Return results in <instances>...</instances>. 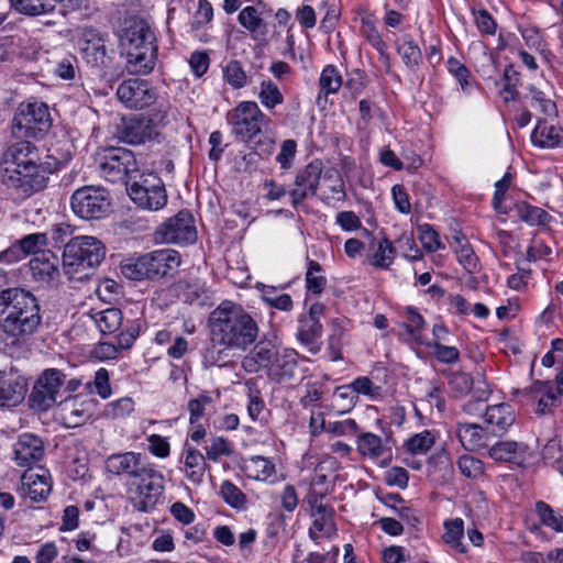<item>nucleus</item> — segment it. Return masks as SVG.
Returning a JSON list of instances; mask_svg holds the SVG:
<instances>
[{
	"label": "nucleus",
	"mask_w": 563,
	"mask_h": 563,
	"mask_svg": "<svg viewBox=\"0 0 563 563\" xmlns=\"http://www.w3.org/2000/svg\"><path fill=\"white\" fill-rule=\"evenodd\" d=\"M213 16V9L207 0H199L198 10L191 21V30L198 31L208 24Z\"/></svg>",
	"instance_id": "13d9d810"
},
{
	"label": "nucleus",
	"mask_w": 563,
	"mask_h": 563,
	"mask_svg": "<svg viewBox=\"0 0 563 563\" xmlns=\"http://www.w3.org/2000/svg\"><path fill=\"white\" fill-rule=\"evenodd\" d=\"M118 99L129 109L141 110L156 101V90L143 79H128L117 89Z\"/></svg>",
	"instance_id": "2eb2a0df"
},
{
	"label": "nucleus",
	"mask_w": 563,
	"mask_h": 563,
	"mask_svg": "<svg viewBox=\"0 0 563 563\" xmlns=\"http://www.w3.org/2000/svg\"><path fill=\"white\" fill-rule=\"evenodd\" d=\"M258 289L262 291V299L271 307L282 311H290L292 309V299L287 294L276 295L274 286L261 285Z\"/></svg>",
	"instance_id": "c9c22d12"
},
{
	"label": "nucleus",
	"mask_w": 563,
	"mask_h": 563,
	"mask_svg": "<svg viewBox=\"0 0 563 563\" xmlns=\"http://www.w3.org/2000/svg\"><path fill=\"white\" fill-rule=\"evenodd\" d=\"M51 126L48 107L43 102L22 103L13 118V132L19 136L37 137Z\"/></svg>",
	"instance_id": "ddd939ff"
},
{
	"label": "nucleus",
	"mask_w": 563,
	"mask_h": 563,
	"mask_svg": "<svg viewBox=\"0 0 563 563\" xmlns=\"http://www.w3.org/2000/svg\"><path fill=\"white\" fill-rule=\"evenodd\" d=\"M322 332V325L319 320L301 317L297 332L298 339L306 345L313 343Z\"/></svg>",
	"instance_id": "58836bf2"
},
{
	"label": "nucleus",
	"mask_w": 563,
	"mask_h": 563,
	"mask_svg": "<svg viewBox=\"0 0 563 563\" xmlns=\"http://www.w3.org/2000/svg\"><path fill=\"white\" fill-rule=\"evenodd\" d=\"M180 265L178 252L170 249L157 250L140 256L136 261L121 266L122 274L132 280L159 279Z\"/></svg>",
	"instance_id": "0eeeda50"
},
{
	"label": "nucleus",
	"mask_w": 563,
	"mask_h": 563,
	"mask_svg": "<svg viewBox=\"0 0 563 563\" xmlns=\"http://www.w3.org/2000/svg\"><path fill=\"white\" fill-rule=\"evenodd\" d=\"M120 46L125 56V68L132 75L150 74L157 59L154 32L144 20H130L120 35Z\"/></svg>",
	"instance_id": "20e7f679"
},
{
	"label": "nucleus",
	"mask_w": 563,
	"mask_h": 563,
	"mask_svg": "<svg viewBox=\"0 0 563 563\" xmlns=\"http://www.w3.org/2000/svg\"><path fill=\"white\" fill-rule=\"evenodd\" d=\"M81 53L92 66H106L108 63L104 40L95 29H86L82 33Z\"/></svg>",
	"instance_id": "b1692460"
},
{
	"label": "nucleus",
	"mask_w": 563,
	"mask_h": 563,
	"mask_svg": "<svg viewBox=\"0 0 563 563\" xmlns=\"http://www.w3.org/2000/svg\"><path fill=\"white\" fill-rule=\"evenodd\" d=\"M4 163L8 166L2 173V183L21 196L29 197L46 186L51 169L40 164L38 150L31 142L20 141L9 146Z\"/></svg>",
	"instance_id": "f03ea898"
},
{
	"label": "nucleus",
	"mask_w": 563,
	"mask_h": 563,
	"mask_svg": "<svg viewBox=\"0 0 563 563\" xmlns=\"http://www.w3.org/2000/svg\"><path fill=\"white\" fill-rule=\"evenodd\" d=\"M394 253L395 249L387 239L379 241L377 250L374 254L373 264L376 267L387 268L393 261L391 254Z\"/></svg>",
	"instance_id": "5fc2aeb1"
},
{
	"label": "nucleus",
	"mask_w": 563,
	"mask_h": 563,
	"mask_svg": "<svg viewBox=\"0 0 563 563\" xmlns=\"http://www.w3.org/2000/svg\"><path fill=\"white\" fill-rule=\"evenodd\" d=\"M229 123L232 126V133L241 141L254 143L255 147H264L263 152L269 154L274 141L266 137L264 141L255 139L262 133V125L268 122L266 115L261 111L254 101L240 102L229 114Z\"/></svg>",
	"instance_id": "423d86ee"
},
{
	"label": "nucleus",
	"mask_w": 563,
	"mask_h": 563,
	"mask_svg": "<svg viewBox=\"0 0 563 563\" xmlns=\"http://www.w3.org/2000/svg\"><path fill=\"white\" fill-rule=\"evenodd\" d=\"M430 347H433V354L435 358L445 364H452L459 361L460 352L455 346L443 345L438 341L429 344Z\"/></svg>",
	"instance_id": "864d4df0"
},
{
	"label": "nucleus",
	"mask_w": 563,
	"mask_h": 563,
	"mask_svg": "<svg viewBox=\"0 0 563 563\" xmlns=\"http://www.w3.org/2000/svg\"><path fill=\"white\" fill-rule=\"evenodd\" d=\"M449 377V386L455 398L467 395L474 385L472 376L464 372H444Z\"/></svg>",
	"instance_id": "f704fd0d"
},
{
	"label": "nucleus",
	"mask_w": 563,
	"mask_h": 563,
	"mask_svg": "<svg viewBox=\"0 0 563 563\" xmlns=\"http://www.w3.org/2000/svg\"><path fill=\"white\" fill-rule=\"evenodd\" d=\"M455 434L461 445L470 452L488 448L492 437L489 433V427L462 422L456 424Z\"/></svg>",
	"instance_id": "4be33fe9"
},
{
	"label": "nucleus",
	"mask_w": 563,
	"mask_h": 563,
	"mask_svg": "<svg viewBox=\"0 0 563 563\" xmlns=\"http://www.w3.org/2000/svg\"><path fill=\"white\" fill-rule=\"evenodd\" d=\"M528 446L516 441H499L488 446V456L497 462H514L521 464L525 461Z\"/></svg>",
	"instance_id": "bb28decb"
},
{
	"label": "nucleus",
	"mask_w": 563,
	"mask_h": 563,
	"mask_svg": "<svg viewBox=\"0 0 563 563\" xmlns=\"http://www.w3.org/2000/svg\"><path fill=\"white\" fill-rule=\"evenodd\" d=\"M322 271L321 265L316 261H310L308 271L306 274V283L307 289L312 294L319 295L323 291L327 279L323 276H317L316 273H320Z\"/></svg>",
	"instance_id": "de8ad7c7"
},
{
	"label": "nucleus",
	"mask_w": 563,
	"mask_h": 563,
	"mask_svg": "<svg viewBox=\"0 0 563 563\" xmlns=\"http://www.w3.org/2000/svg\"><path fill=\"white\" fill-rule=\"evenodd\" d=\"M221 496L224 501L234 508H244L246 497L242 493L240 488H238L234 484L227 481L221 485L220 489Z\"/></svg>",
	"instance_id": "09e8293b"
},
{
	"label": "nucleus",
	"mask_w": 563,
	"mask_h": 563,
	"mask_svg": "<svg viewBox=\"0 0 563 563\" xmlns=\"http://www.w3.org/2000/svg\"><path fill=\"white\" fill-rule=\"evenodd\" d=\"M322 169V162L314 159L297 173L295 188L289 191L294 208H297L303 200L317 194Z\"/></svg>",
	"instance_id": "dca6fc26"
},
{
	"label": "nucleus",
	"mask_w": 563,
	"mask_h": 563,
	"mask_svg": "<svg viewBox=\"0 0 563 563\" xmlns=\"http://www.w3.org/2000/svg\"><path fill=\"white\" fill-rule=\"evenodd\" d=\"M484 421L492 437H500L515 422V413L510 405L503 402L487 407Z\"/></svg>",
	"instance_id": "393cba45"
},
{
	"label": "nucleus",
	"mask_w": 563,
	"mask_h": 563,
	"mask_svg": "<svg viewBox=\"0 0 563 563\" xmlns=\"http://www.w3.org/2000/svg\"><path fill=\"white\" fill-rule=\"evenodd\" d=\"M457 465L461 473L468 478H478L484 474V463L472 455L461 456Z\"/></svg>",
	"instance_id": "8fccbe9b"
},
{
	"label": "nucleus",
	"mask_w": 563,
	"mask_h": 563,
	"mask_svg": "<svg viewBox=\"0 0 563 563\" xmlns=\"http://www.w3.org/2000/svg\"><path fill=\"white\" fill-rule=\"evenodd\" d=\"M409 474L406 468L394 466L386 472L385 482L390 486H397L401 489L408 486Z\"/></svg>",
	"instance_id": "0e129e2a"
},
{
	"label": "nucleus",
	"mask_w": 563,
	"mask_h": 563,
	"mask_svg": "<svg viewBox=\"0 0 563 563\" xmlns=\"http://www.w3.org/2000/svg\"><path fill=\"white\" fill-rule=\"evenodd\" d=\"M45 448L43 440L33 433L20 434L13 445V460L16 465L29 467L43 459Z\"/></svg>",
	"instance_id": "6ab92c4d"
},
{
	"label": "nucleus",
	"mask_w": 563,
	"mask_h": 563,
	"mask_svg": "<svg viewBox=\"0 0 563 563\" xmlns=\"http://www.w3.org/2000/svg\"><path fill=\"white\" fill-rule=\"evenodd\" d=\"M208 322L212 345L207 350L206 358L211 364L222 362L227 350L245 351L258 335L254 318L232 301L221 302L210 313Z\"/></svg>",
	"instance_id": "f257e3e1"
},
{
	"label": "nucleus",
	"mask_w": 563,
	"mask_h": 563,
	"mask_svg": "<svg viewBox=\"0 0 563 563\" xmlns=\"http://www.w3.org/2000/svg\"><path fill=\"white\" fill-rule=\"evenodd\" d=\"M475 23L482 34L494 35L497 24L492 14L486 10L473 11Z\"/></svg>",
	"instance_id": "052dcab7"
},
{
	"label": "nucleus",
	"mask_w": 563,
	"mask_h": 563,
	"mask_svg": "<svg viewBox=\"0 0 563 563\" xmlns=\"http://www.w3.org/2000/svg\"><path fill=\"white\" fill-rule=\"evenodd\" d=\"M104 256L106 246L99 239L90 235L73 238L64 246V273L70 280H86Z\"/></svg>",
	"instance_id": "39448f33"
},
{
	"label": "nucleus",
	"mask_w": 563,
	"mask_h": 563,
	"mask_svg": "<svg viewBox=\"0 0 563 563\" xmlns=\"http://www.w3.org/2000/svg\"><path fill=\"white\" fill-rule=\"evenodd\" d=\"M126 191L142 209L158 210L167 202L164 183L154 173H139L131 180H126Z\"/></svg>",
	"instance_id": "1a4fd4ad"
},
{
	"label": "nucleus",
	"mask_w": 563,
	"mask_h": 563,
	"mask_svg": "<svg viewBox=\"0 0 563 563\" xmlns=\"http://www.w3.org/2000/svg\"><path fill=\"white\" fill-rule=\"evenodd\" d=\"M398 53L408 67L418 66L421 60V51L412 41L399 45Z\"/></svg>",
	"instance_id": "4d7b16f0"
},
{
	"label": "nucleus",
	"mask_w": 563,
	"mask_h": 563,
	"mask_svg": "<svg viewBox=\"0 0 563 563\" xmlns=\"http://www.w3.org/2000/svg\"><path fill=\"white\" fill-rule=\"evenodd\" d=\"M11 5L25 15H40L52 12L55 8L48 0H10Z\"/></svg>",
	"instance_id": "473e14b6"
},
{
	"label": "nucleus",
	"mask_w": 563,
	"mask_h": 563,
	"mask_svg": "<svg viewBox=\"0 0 563 563\" xmlns=\"http://www.w3.org/2000/svg\"><path fill=\"white\" fill-rule=\"evenodd\" d=\"M227 82L235 89L243 88L247 84V75L239 60H230L224 68Z\"/></svg>",
	"instance_id": "a18cd8bd"
},
{
	"label": "nucleus",
	"mask_w": 563,
	"mask_h": 563,
	"mask_svg": "<svg viewBox=\"0 0 563 563\" xmlns=\"http://www.w3.org/2000/svg\"><path fill=\"white\" fill-rule=\"evenodd\" d=\"M64 411V419L67 421L69 427L80 426L89 418V413L86 409L74 408L71 401L67 399Z\"/></svg>",
	"instance_id": "e2e57ef3"
},
{
	"label": "nucleus",
	"mask_w": 563,
	"mask_h": 563,
	"mask_svg": "<svg viewBox=\"0 0 563 563\" xmlns=\"http://www.w3.org/2000/svg\"><path fill=\"white\" fill-rule=\"evenodd\" d=\"M100 175L109 181L131 180L139 173V163L132 151L124 147L106 148L98 157Z\"/></svg>",
	"instance_id": "9d476101"
},
{
	"label": "nucleus",
	"mask_w": 563,
	"mask_h": 563,
	"mask_svg": "<svg viewBox=\"0 0 563 563\" xmlns=\"http://www.w3.org/2000/svg\"><path fill=\"white\" fill-rule=\"evenodd\" d=\"M206 452L209 460L218 461V459L222 455H230L232 450L224 438L218 437L211 440L210 445L206 448Z\"/></svg>",
	"instance_id": "680f3d73"
},
{
	"label": "nucleus",
	"mask_w": 563,
	"mask_h": 563,
	"mask_svg": "<svg viewBox=\"0 0 563 563\" xmlns=\"http://www.w3.org/2000/svg\"><path fill=\"white\" fill-rule=\"evenodd\" d=\"M362 33L382 55L385 54L386 44L372 22L363 20Z\"/></svg>",
	"instance_id": "338daca9"
},
{
	"label": "nucleus",
	"mask_w": 563,
	"mask_h": 563,
	"mask_svg": "<svg viewBox=\"0 0 563 563\" xmlns=\"http://www.w3.org/2000/svg\"><path fill=\"white\" fill-rule=\"evenodd\" d=\"M22 486L33 501H41L52 489L48 471L44 467L29 468L21 477Z\"/></svg>",
	"instance_id": "412c9836"
},
{
	"label": "nucleus",
	"mask_w": 563,
	"mask_h": 563,
	"mask_svg": "<svg viewBox=\"0 0 563 563\" xmlns=\"http://www.w3.org/2000/svg\"><path fill=\"white\" fill-rule=\"evenodd\" d=\"M456 242L460 244L455 250L459 263L467 273H475L478 268V258L473 249L467 243L462 244L459 238H456Z\"/></svg>",
	"instance_id": "49530a36"
},
{
	"label": "nucleus",
	"mask_w": 563,
	"mask_h": 563,
	"mask_svg": "<svg viewBox=\"0 0 563 563\" xmlns=\"http://www.w3.org/2000/svg\"><path fill=\"white\" fill-rule=\"evenodd\" d=\"M516 211L518 218L529 225H544L551 218L543 209L526 202L517 203Z\"/></svg>",
	"instance_id": "2f4dec72"
},
{
	"label": "nucleus",
	"mask_w": 563,
	"mask_h": 563,
	"mask_svg": "<svg viewBox=\"0 0 563 563\" xmlns=\"http://www.w3.org/2000/svg\"><path fill=\"white\" fill-rule=\"evenodd\" d=\"M356 444L360 454L371 459L380 457L387 451L386 443L383 442L382 438L372 432L361 433L357 437Z\"/></svg>",
	"instance_id": "cd10ccee"
},
{
	"label": "nucleus",
	"mask_w": 563,
	"mask_h": 563,
	"mask_svg": "<svg viewBox=\"0 0 563 563\" xmlns=\"http://www.w3.org/2000/svg\"><path fill=\"white\" fill-rule=\"evenodd\" d=\"M504 99L505 101L514 100L517 95L516 86L519 82V73L515 69L512 65H509L504 70Z\"/></svg>",
	"instance_id": "6e6d98bb"
},
{
	"label": "nucleus",
	"mask_w": 563,
	"mask_h": 563,
	"mask_svg": "<svg viewBox=\"0 0 563 563\" xmlns=\"http://www.w3.org/2000/svg\"><path fill=\"white\" fill-rule=\"evenodd\" d=\"M212 402L210 396L203 394L198 398L191 399L188 402V410L190 413L189 421L191 424L196 423L201 417H203L206 407Z\"/></svg>",
	"instance_id": "bf43d9fd"
},
{
	"label": "nucleus",
	"mask_w": 563,
	"mask_h": 563,
	"mask_svg": "<svg viewBox=\"0 0 563 563\" xmlns=\"http://www.w3.org/2000/svg\"><path fill=\"white\" fill-rule=\"evenodd\" d=\"M297 144L294 140H285L282 143L280 152L276 159L280 164L282 168L288 169L291 166L292 159L296 155Z\"/></svg>",
	"instance_id": "69168bd1"
},
{
	"label": "nucleus",
	"mask_w": 563,
	"mask_h": 563,
	"mask_svg": "<svg viewBox=\"0 0 563 563\" xmlns=\"http://www.w3.org/2000/svg\"><path fill=\"white\" fill-rule=\"evenodd\" d=\"M164 483L163 474L150 465L132 481H126V494L133 506L145 512L153 509L162 497Z\"/></svg>",
	"instance_id": "6e6552de"
},
{
	"label": "nucleus",
	"mask_w": 563,
	"mask_h": 563,
	"mask_svg": "<svg viewBox=\"0 0 563 563\" xmlns=\"http://www.w3.org/2000/svg\"><path fill=\"white\" fill-rule=\"evenodd\" d=\"M57 257L51 251H42L30 261L33 277L41 283L51 284L59 277Z\"/></svg>",
	"instance_id": "a878e982"
},
{
	"label": "nucleus",
	"mask_w": 563,
	"mask_h": 563,
	"mask_svg": "<svg viewBox=\"0 0 563 563\" xmlns=\"http://www.w3.org/2000/svg\"><path fill=\"white\" fill-rule=\"evenodd\" d=\"M536 511L542 525L556 532H563V516L544 501L536 504Z\"/></svg>",
	"instance_id": "e433bc0d"
},
{
	"label": "nucleus",
	"mask_w": 563,
	"mask_h": 563,
	"mask_svg": "<svg viewBox=\"0 0 563 563\" xmlns=\"http://www.w3.org/2000/svg\"><path fill=\"white\" fill-rule=\"evenodd\" d=\"M239 22L249 31L255 32L262 22L254 7L244 8L239 14Z\"/></svg>",
	"instance_id": "774afa93"
},
{
	"label": "nucleus",
	"mask_w": 563,
	"mask_h": 563,
	"mask_svg": "<svg viewBox=\"0 0 563 563\" xmlns=\"http://www.w3.org/2000/svg\"><path fill=\"white\" fill-rule=\"evenodd\" d=\"M320 91L325 96L335 93L342 86V77L333 65L323 68L320 79Z\"/></svg>",
	"instance_id": "ea45409f"
},
{
	"label": "nucleus",
	"mask_w": 563,
	"mask_h": 563,
	"mask_svg": "<svg viewBox=\"0 0 563 563\" xmlns=\"http://www.w3.org/2000/svg\"><path fill=\"white\" fill-rule=\"evenodd\" d=\"M104 464L108 473L125 476L128 481H132L151 465L145 462L141 453L135 452L111 454Z\"/></svg>",
	"instance_id": "a211bd4d"
},
{
	"label": "nucleus",
	"mask_w": 563,
	"mask_h": 563,
	"mask_svg": "<svg viewBox=\"0 0 563 563\" xmlns=\"http://www.w3.org/2000/svg\"><path fill=\"white\" fill-rule=\"evenodd\" d=\"M419 239L423 247L429 252H435L442 247L438 232L430 224L418 227Z\"/></svg>",
	"instance_id": "3c124183"
},
{
	"label": "nucleus",
	"mask_w": 563,
	"mask_h": 563,
	"mask_svg": "<svg viewBox=\"0 0 563 563\" xmlns=\"http://www.w3.org/2000/svg\"><path fill=\"white\" fill-rule=\"evenodd\" d=\"M26 391V379L16 369L0 371V406L19 405L24 399Z\"/></svg>",
	"instance_id": "aec40b11"
},
{
	"label": "nucleus",
	"mask_w": 563,
	"mask_h": 563,
	"mask_svg": "<svg viewBox=\"0 0 563 563\" xmlns=\"http://www.w3.org/2000/svg\"><path fill=\"white\" fill-rule=\"evenodd\" d=\"M314 518L313 527L322 532L325 538H332L336 534V526L334 522V510L330 506H319L318 511H312Z\"/></svg>",
	"instance_id": "c756f323"
},
{
	"label": "nucleus",
	"mask_w": 563,
	"mask_h": 563,
	"mask_svg": "<svg viewBox=\"0 0 563 563\" xmlns=\"http://www.w3.org/2000/svg\"><path fill=\"white\" fill-rule=\"evenodd\" d=\"M185 467L187 477L194 483H200L206 470L205 456L198 450L187 448Z\"/></svg>",
	"instance_id": "7c9ffc66"
},
{
	"label": "nucleus",
	"mask_w": 563,
	"mask_h": 563,
	"mask_svg": "<svg viewBox=\"0 0 563 563\" xmlns=\"http://www.w3.org/2000/svg\"><path fill=\"white\" fill-rule=\"evenodd\" d=\"M434 440L431 431L424 430L408 439L405 446L412 454H424L432 448Z\"/></svg>",
	"instance_id": "79ce46f5"
},
{
	"label": "nucleus",
	"mask_w": 563,
	"mask_h": 563,
	"mask_svg": "<svg viewBox=\"0 0 563 563\" xmlns=\"http://www.w3.org/2000/svg\"><path fill=\"white\" fill-rule=\"evenodd\" d=\"M157 135L156 126L145 117H131L122 119L118 128L120 141L130 145L144 144Z\"/></svg>",
	"instance_id": "f3484780"
},
{
	"label": "nucleus",
	"mask_w": 563,
	"mask_h": 563,
	"mask_svg": "<svg viewBox=\"0 0 563 563\" xmlns=\"http://www.w3.org/2000/svg\"><path fill=\"white\" fill-rule=\"evenodd\" d=\"M47 236L44 233H34L29 234L24 236L22 240L19 241V245L13 246L12 249L15 251V256L18 257L16 253L21 251L23 254H40L41 250L44 245H46Z\"/></svg>",
	"instance_id": "37998d69"
},
{
	"label": "nucleus",
	"mask_w": 563,
	"mask_h": 563,
	"mask_svg": "<svg viewBox=\"0 0 563 563\" xmlns=\"http://www.w3.org/2000/svg\"><path fill=\"white\" fill-rule=\"evenodd\" d=\"M445 532L443 534V540L453 545L460 553H465L466 548L462 544L461 539L464 536V522L461 518H455L453 520L445 521L444 523Z\"/></svg>",
	"instance_id": "4c0bfd02"
},
{
	"label": "nucleus",
	"mask_w": 563,
	"mask_h": 563,
	"mask_svg": "<svg viewBox=\"0 0 563 563\" xmlns=\"http://www.w3.org/2000/svg\"><path fill=\"white\" fill-rule=\"evenodd\" d=\"M297 371V353L294 350L283 349L271 364L268 376L277 383H287L296 377Z\"/></svg>",
	"instance_id": "5701e85b"
},
{
	"label": "nucleus",
	"mask_w": 563,
	"mask_h": 563,
	"mask_svg": "<svg viewBox=\"0 0 563 563\" xmlns=\"http://www.w3.org/2000/svg\"><path fill=\"white\" fill-rule=\"evenodd\" d=\"M36 297L22 288H5L0 291L1 330L15 339L36 332L42 323Z\"/></svg>",
	"instance_id": "7ed1b4c3"
},
{
	"label": "nucleus",
	"mask_w": 563,
	"mask_h": 563,
	"mask_svg": "<svg viewBox=\"0 0 563 563\" xmlns=\"http://www.w3.org/2000/svg\"><path fill=\"white\" fill-rule=\"evenodd\" d=\"M258 99L261 103L267 109H274L275 107L284 102L283 93L280 92L277 85H275L271 80L263 81L261 84Z\"/></svg>",
	"instance_id": "a19ab883"
},
{
	"label": "nucleus",
	"mask_w": 563,
	"mask_h": 563,
	"mask_svg": "<svg viewBox=\"0 0 563 563\" xmlns=\"http://www.w3.org/2000/svg\"><path fill=\"white\" fill-rule=\"evenodd\" d=\"M70 206L74 213L79 218L85 220H98L109 213L111 198L104 188L84 186L73 194Z\"/></svg>",
	"instance_id": "9b49d317"
},
{
	"label": "nucleus",
	"mask_w": 563,
	"mask_h": 563,
	"mask_svg": "<svg viewBox=\"0 0 563 563\" xmlns=\"http://www.w3.org/2000/svg\"><path fill=\"white\" fill-rule=\"evenodd\" d=\"M65 374L57 368H47L35 382L29 396V405L36 411H46L58 402L65 384Z\"/></svg>",
	"instance_id": "f8f14e48"
},
{
	"label": "nucleus",
	"mask_w": 563,
	"mask_h": 563,
	"mask_svg": "<svg viewBox=\"0 0 563 563\" xmlns=\"http://www.w3.org/2000/svg\"><path fill=\"white\" fill-rule=\"evenodd\" d=\"M156 239L163 243L190 244L197 240V230L192 214L187 210L179 211L156 230Z\"/></svg>",
	"instance_id": "4468645a"
},
{
	"label": "nucleus",
	"mask_w": 563,
	"mask_h": 563,
	"mask_svg": "<svg viewBox=\"0 0 563 563\" xmlns=\"http://www.w3.org/2000/svg\"><path fill=\"white\" fill-rule=\"evenodd\" d=\"M134 404L131 398H121L114 402H110L104 407V416L108 418L124 417L132 412Z\"/></svg>",
	"instance_id": "603ef678"
},
{
	"label": "nucleus",
	"mask_w": 563,
	"mask_h": 563,
	"mask_svg": "<svg viewBox=\"0 0 563 563\" xmlns=\"http://www.w3.org/2000/svg\"><path fill=\"white\" fill-rule=\"evenodd\" d=\"M279 351L272 342L261 341L254 346L252 354L255 356L254 360H257L258 366L268 369Z\"/></svg>",
	"instance_id": "c03bdc74"
},
{
	"label": "nucleus",
	"mask_w": 563,
	"mask_h": 563,
	"mask_svg": "<svg viewBox=\"0 0 563 563\" xmlns=\"http://www.w3.org/2000/svg\"><path fill=\"white\" fill-rule=\"evenodd\" d=\"M92 318L102 334H112L118 331L123 320L122 312L118 308L96 312Z\"/></svg>",
	"instance_id": "c85d7f7f"
},
{
	"label": "nucleus",
	"mask_w": 563,
	"mask_h": 563,
	"mask_svg": "<svg viewBox=\"0 0 563 563\" xmlns=\"http://www.w3.org/2000/svg\"><path fill=\"white\" fill-rule=\"evenodd\" d=\"M532 142L541 147H553L560 142L558 128L539 123L531 134Z\"/></svg>",
	"instance_id": "72a5a7b5"
}]
</instances>
